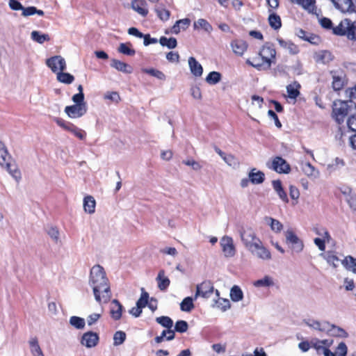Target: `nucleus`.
<instances>
[{
	"label": "nucleus",
	"mask_w": 356,
	"mask_h": 356,
	"mask_svg": "<svg viewBox=\"0 0 356 356\" xmlns=\"http://www.w3.org/2000/svg\"><path fill=\"white\" fill-rule=\"evenodd\" d=\"M89 284L92 288L95 300L101 304L108 303L111 298L109 281L104 269L100 265L94 266L90 273Z\"/></svg>",
	"instance_id": "nucleus-1"
},
{
	"label": "nucleus",
	"mask_w": 356,
	"mask_h": 356,
	"mask_svg": "<svg viewBox=\"0 0 356 356\" xmlns=\"http://www.w3.org/2000/svg\"><path fill=\"white\" fill-rule=\"evenodd\" d=\"M0 165L4 168L16 179L21 178L20 170L13 160L6 145L0 140Z\"/></svg>",
	"instance_id": "nucleus-2"
},
{
	"label": "nucleus",
	"mask_w": 356,
	"mask_h": 356,
	"mask_svg": "<svg viewBox=\"0 0 356 356\" xmlns=\"http://www.w3.org/2000/svg\"><path fill=\"white\" fill-rule=\"evenodd\" d=\"M351 111L352 106L349 102L335 99L332 104L331 117L338 124H342Z\"/></svg>",
	"instance_id": "nucleus-3"
},
{
	"label": "nucleus",
	"mask_w": 356,
	"mask_h": 356,
	"mask_svg": "<svg viewBox=\"0 0 356 356\" xmlns=\"http://www.w3.org/2000/svg\"><path fill=\"white\" fill-rule=\"evenodd\" d=\"M333 33L337 35H346L349 40H356V21L349 19H343L333 29Z\"/></svg>",
	"instance_id": "nucleus-4"
},
{
	"label": "nucleus",
	"mask_w": 356,
	"mask_h": 356,
	"mask_svg": "<svg viewBox=\"0 0 356 356\" xmlns=\"http://www.w3.org/2000/svg\"><path fill=\"white\" fill-rule=\"evenodd\" d=\"M54 120L60 127L63 128L65 131L71 132L72 134H73L76 137H77L80 140L85 139V138L86 136V131L79 129L76 125H74L73 123L70 122H66L63 119L60 118H55L54 119Z\"/></svg>",
	"instance_id": "nucleus-5"
},
{
	"label": "nucleus",
	"mask_w": 356,
	"mask_h": 356,
	"mask_svg": "<svg viewBox=\"0 0 356 356\" xmlns=\"http://www.w3.org/2000/svg\"><path fill=\"white\" fill-rule=\"evenodd\" d=\"M260 55L263 56L264 63H261L262 65L268 64L269 67H271L272 64H275L276 62V50L273 44L270 42H266L260 48Z\"/></svg>",
	"instance_id": "nucleus-6"
},
{
	"label": "nucleus",
	"mask_w": 356,
	"mask_h": 356,
	"mask_svg": "<svg viewBox=\"0 0 356 356\" xmlns=\"http://www.w3.org/2000/svg\"><path fill=\"white\" fill-rule=\"evenodd\" d=\"M241 238L248 250L254 246V244H257L261 241L260 238L257 236L255 232L252 228L243 229L241 232Z\"/></svg>",
	"instance_id": "nucleus-7"
},
{
	"label": "nucleus",
	"mask_w": 356,
	"mask_h": 356,
	"mask_svg": "<svg viewBox=\"0 0 356 356\" xmlns=\"http://www.w3.org/2000/svg\"><path fill=\"white\" fill-rule=\"evenodd\" d=\"M285 236L286 243L290 245V248L293 252H300L303 250V242L293 230L288 229L285 233Z\"/></svg>",
	"instance_id": "nucleus-8"
},
{
	"label": "nucleus",
	"mask_w": 356,
	"mask_h": 356,
	"mask_svg": "<svg viewBox=\"0 0 356 356\" xmlns=\"http://www.w3.org/2000/svg\"><path fill=\"white\" fill-rule=\"evenodd\" d=\"M46 64L54 73L64 71L66 69L65 60L60 56H54L47 59Z\"/></svg>",
	"instance_id": "nucleus-9"
},
{
	"label": "nucleus",
	"mask_w": 356,
	"mask_h": 356,
	"mask_svg": "<svg viewBox=\"0 0 356 356\" xmlns=\"http://www.w3.org/2000/svg\"><path fill=\"white\" fill-rule=\"evenodd\" d=\"M262 62L265 63L263 56L260 55V49L258 51H256L252 56H250L245 61L247 65L253 67L257 70H269L270 67L268 65H262L261 64Z\"/></svg>",
	"instance_id": "nucleus-10"
},
{
	"label": "nucleus",
	"mask_w": 356,
	"mask_h": 356,
	"mask_svg": "<svg viewBox=\"0 0 356 356\" xmlns=\"http://www.w3.org/2000/svg\"><path fill=\"white\" fill-rule=\"evenodd\" d=\"M254 245V246L248 250L252 255L262 260H270L271 259L270 250L264 245L261 241Z\"/></svg>",
	"instance_id": "nucleus-11"
},
{
	"label": "nucleus",
	"mask_w": 356,
	"mask_h": 356,
	"mask_svg": "<svg viewBox=\"0 0 356 356\" xmlns=\"http://www.w3.org/2000/svg\"><path fill=\"white\" fill-rule=\"evenodd\" d=\"M332 76V87L334 91L341 90L347 83L346 76L343 71H331Z\"/></svg>",
	"instance_id": "nucleus-12"
},
{
	"label": "nucleus",
	"mask_w": 356,
	"mask_h": 356,
	"mask_svg": "<svg viewBox=\"0 0 356 356\" xmlns=\"http://www.w3.org/2000/svg\"><path fill=\"white\" fill-rule=\"evenodd\" d=\"M213 286L211 281L205 280L201 284H197L195 298L201 296L204 298H209L213 292Z\"/></svg>",
	"instance_id": "nucleus-13"
},
{
	"label": "nucleus",
	"mask_w": 356,
	"mask_h": 356,
	"mask_svg": "<svg viewBox=\"0 0 356 356\" xmlns=\"http://www.w3.org/2000/svg\"><path fill=\"white\" fill-rule=\"evenodd\" d=\"M271 168L280 174H288L291 172L290 165L281 156H275L273 159Z\"/></svg>",
	"instance_id": "nucleus-14"
},
{
	"label": "nucleus",
	"mask_w": 356,
	"mask_h": 356,
	"mask_svg": "<svg viewBox=\"0 0 356 356\" xmlns=\"http://www.w3.org/2000/svg\"><path fill=\"white\" fill-rule=\"evenodd\" d=\"M86 111V104H74L65 108V112L71 118H80L85 115Z\"/></svg>",
	"instance_id": "nucleus-15"
},
{
	"label": "nucleus",
	"mask_w": 356,
	"mask_h": 356,
	"mask_svg": "<svg viewBox=\"0 0 356 356\" xmlns=\"http://www.w3.org/2000/svg\"><path fill=\"white\" fill-rule=\"evenodd\" d=\"M99 340V337L97 333L89 331L83 334L81 343L87 348H93L97 345Z\"/></svg>",
	"instance_id": "nucleus-16"
},
{
	"label": "nucleus",
	"mask_w": 356,
	"mask_h": 356,
	"mask_svg": "<svg viewBox=\"0 0 356 356\" xmlns=\"http://www.w3.org/2000/svg\"><path fill=\"white\" fill-rule=\"evenodd\" d=\"M220 245L225 257H233L236 253V249L234 245L232 238L224 236L220 241Z\"/></svg>",
	"instance_id": "nucleus-17"
},
{
	"label": "nucleus",
	"mask_w": 356,
	"mask_h": 356,
	"mask_svg": "<svg viewBox=\"0 0 356 356\" xmlns=\"http://www.w3.org/2000/svg\"><path fill=\"white\" fill-rule=\"evenodd\" d=\"M234 54L238 56H243L248 48V44L242 39H234L230 43Z\"/></svg>",
	"instance_id": "nucleus-18"
},
{
	"label": "nucleus",
	"mask_w": 356,
	"mask_h": 356,
	"mask_svg": "<svg viewBox=\"0 0 356 356\" xmlns=\"http://www.w3.org/2000/svg\"><path fill=\"white\" fill-rule=\"evenodd\" d=\"M273 188L276 193L278 195L280 200L284 203H289V197L286 192L282 186V181L280 179L274 180L272 182Z\"/></svg>",
	"instance_id": "nucleus-19"
},
{
	"label": "nucleus",
	"mask_w": 356,
	"mask_h": 356,
	"mask_svg": "<svg viewBox=\"0 0 356 356\" xmlns=\"http://www.w3.org/2000/svg\"><path fill=\"white\" fill-rule=\"evenodd\" d=\"M334 6L342 12H346L353 9L354 10L355 3L352 0H331Z\"/></svg>",
	"instance_id": "nucleus-20"
},
{
	"label": "nucleus",
	"mask_w": 356,
	"mask_h": 356,
	"mask_svg": "<svg viewBox=\"0 0 356 356\" xmlns=\"http://www.w3.org/2000/svg\"><path fill=\"white\" fill-rule=\"evenodd\" d=\"M131 7L136 12L143 17H146L148 14L147 2L145 0H133L131 2Z\"/></svg>",
	"instance_id": "nucleus-21"
},
{
	"label": "nucleus",
	"mask_w": 356,
	"mask_h": 356,
	"mask_svg": "<svg viewBox=\"0 0 356 356\" xmlns=\"http://www.w3.org/2000/svg\"><path fill=\"white\" fill-rule=\"evenodd\" d=\"M300 88L301 85L296 81H294L293 83L289 84L286 86V92L289 98L291 99H296L300 95Z\"/></svg>",
	"instance_id": "nucleus-22"
},
{
	"label": "nucleus",
	"mask_w": 356,
	"mask_h": 356,
	"mask_svg": "<svg viewBox=\"0 0 356 356\" xmlns=\"http://www.w3.org/2000/svg\"><path fill=\"white\" fill-rule=\"evenodd\" d=\"M188 65L191 73L195 76H201L203 73V67L201 64L194 58H188Z\"/></svg>",
	"instance_id": "nucleus-23"
},
{
	"label": "nucleus",
	"mask_w": 356,
	"mask_h": 356,
	"mask_svg": "<svg viewBox=\"0 0 356 356\" xmlns=\"http://www.w3.org/2000/svg\"><path fill=\"white\" fill-rule=\"evenodd\" d=\"M111 66L120 72L127 74H131L133 71V68L131 65L117 59H113L111 60Z\"/></svg>",
	"instance_id": "nucleus-24"
},
{
	"label": "nucleus",
	"mask_w": 356,
	"mask_h": 356,
	"mask_svg": "<svg viewBox=\"0 0 356 356\" xmlns=\"http://www.w3.org/2000/svg\"><path fill=\"white\" fill-rule=\"evenodd\" d=\"M279 45L289 51L291 54L296 55L299 53V47L291 41H286L282 38L277 39Z\"/></svg>",
	"instance_id": "nucleus-25"
},
{
	"label": "nucleus",
	"mask_w": 356,
	"mask_h": 356,
	"mask_svg": "<svg viewBox=\"0 0 356 356\" xmlns=\"http://www.w3.org/2000/svg\"><path fill=\"white\" fill-rule=\"evenodd\" d=\"M156 280L158 282V287L161 291H165L170 284V281L168 277L165 276V270H159Z\"/></svg>",
	"instance_id": "nucleus-26"
},
{
	"label": "nucleus",
	"mask_w": 356,
	"mask_h": 356,
	"mask_svg": "<svg viewBox=\"0 0 356 356\" xmlns=\"http://www.w3.org/2000/svg\"><path fill=\"white\" fill-rule=\"evenodd\" d=\"M96 202L91 195H87L83 199V209L86 213L92 214L95 211Z\"/></svg>",
	"instance_id": "nucleus-27"
},
{
	"label": "nucleus",
	"mask_w": 356,
	"mask_h": 356,
	"mask_svg": "<svg viewBox=\"0 0 356 356\" xmlns=\"http://www.w3.org/2000/svg\"><path fill=\"white\" fill-rule=\"evenodd\" d=\"M255 168H253L248 175L250 181L254 184H259L264 182L265 179V175L261 171L254 172Z\"/></svg>",
	"instance_id": "nucleus-28"
},
{
	"label": "nucleus",
	"mask_w": 356,
	"mask_h": 356,
	"mask_svg": "<svg viewBox=\"0 0 356 356\" xmlns=\"http://www.w3.org/2000/svg\"><path fill=\"white\" fill-rule=\"evenodd\" d=\"M333 56L330 51L327 50L321 51L316 54V62L323 64L328 63L332 60Z\"/></svg>",
	"instance_id": "nucleus-29"
},
{
	"label": "nucleus",
	"mask_w": 356,
	"mask_h": 356,
	"mask_svg": "<svg viewBox=\"0 0 356 356\" xmlns=\"http://www.w3.org/2000/svg\"><path fill=\"white\" fill-rule=\"evenodd\" d=\"M296 2L309 13L316 11V0H296Z\"/></svg>",
	"instance_id": "nucleus-30"
},
{
	"label": "nucleus",
	"mask_w": 356,
	"mask_h": 356,
	"mask_svg": "<svg viewBox=\"0 0 356 356\" xmlns=\"http://www.w3.org/2000/svg\"><path fill=\"white\" fill-rule=\"evenodd\" d=\"M270 13V14L269 15L268 19L269 25L275 30L280 29L282 26V21L280 17L274 12H271Z\"/></svg>",
	"instance_id": "nucleus-31"
},
{
	"label": "nucleus",
	"mask_w": 356,
	"mask_h": 356,
	"mask_svg": "<svg viewBox=\"0 0 356 356\" xmlns=\"http://www.w3.org/2000/svg\"><path fill=\"white\" fill-rule=\"evenodd\" d=\"M112 303L113 305H115L116 309L115 308H113L111 309V317L117 321V320H119L122 317V305L120 304V302L116 300V299H114L113 301H112Z\"/></svg>",
	"instance_id": "nucleus-32"
},
{
	"label": "nucleus",
	"mask_w": 356,
	"mask_h": 356,
	"mask_svg": "<svg viewBox=\"0 0 356 356\" xmlns=\"http://www.w3.org/2000/svg\"><path fill=\"white\" fill-rule=\"evenodd\" d=\"M325 324L327 325V330L332 332V334L342 338L348 337V333L343 328L331 325L328 322Z\"/></svg>",
	"instance_id": "nucleus-33"
},
{
	"label": "nucleus",
	"mask_w": 356,
	"mask_h": 356,
	"mask_svg": "<svg viewBox=\"0 0 356 356\" xmlns=\"http://www.w3.org/2000/svg\"><path fill=\"white\" fill-rule=\"evenodd\" d=\"M341 264L346 268L350 270L353 273L356 274V258L352 256H347L341 261Z\"/></svg>",
	"instance_id": "nucleus-34"
},
{
	"label": "nucleus",
	"mask_w": 356,
	"mask_h": 356,
	"mask_svg": "<svg viewBox=\"0 0 356 356\" xmlns=\"http://www.w3.org/2000/svg\"><path fill=\"white\" fill-rule=\"evenodd\" d=\"M31 35L32 40L39 44H42L44 42H49L50 40V37L48 34L42 33L38 31H32Z\"/></svg>",
	"instance_id": "nucleus-35"
},
{
	"label": "nucleus",
	"mask_w": 356,
	"mask_h": 356,
	"mask_svg": "<svg viewBox=\"0 0 356 356\" xmlns=\"http://www.w3.org/2000/svg\"><path fill=\"white\" fill-rule=\"evenodd\" d=\"M193 26L195 29H202L208 33H211L213 30L212 26L204 19H199L197 22H195Z\"/></svg>",
	"instance_id": "nucleus-36"
},
{
	"label": "nucleus",
	"mask_w": 356,
	"mask_h": 356,
	"mask_svg": "<svg viewBox=\"0 0 356 356\" xmlns=\"http://www.w3.org/2000/svg\"><path fill=\"white\" fill-rule=\"evenodd\" d=\"M31 352L33 356H44L39 346L38 339L36 337L32 338L30 341Z\"/></svg>",
	"instance_id": "nucleus-37"
},
{
	"label": "nucleus",
	"mask_w": 356,
	"mask_h": 356,
	"mask_svg": "<svg viewBox=\"0 0 356 356\" xmlns=\"http://www.w3.org/2000/svg\"><path fill=\"white\" fill-rule=\"evenodd\" d=\"M57 74V80L65 84H70L74 80V76L70 73L60 71Z\"/></svg>",
	"instance_id": "nucleus-38"
},
{
	"label": "nucleus",
	"mask_w": 356,
	"mask_h": 356,
	"mask_svg": "<svg viewBox=\"0 0 356 356\" xmlns=\"http://www.w3.org/2000/svg\"><path fill=\"white\" fill-rule=\"evenodd\" d=\"M230 298L234 302H238L243 298L242 290L238 286L234 285L230 291Z\"/></svg>",
	"instance_id": "nucleus-39"
},
{
	"label": "nucleus",
	"mask_w": 356,
	"mask_h": 356,
	"mask_svg": "<svg viewBox=\"0 0 356 356\" xmlns=\"http://www.w3.org/2000/svg\"><path fill=\"white\" fill-rule=\"evenodd\" d=\"M222 75L220 72L213 71L209 73L205 80L210 85H215L221 80Z\"/></svg>",
	"instance_id": "nucleus-40"
},
{
	"label": "nucleus",
	"mask_w": 356,
	"mask_h": 356,
	"mask_svg": "<svg viewBox=\"0 0 356 356\" xmlns=\"http://www.w3.org/2000/svg\"><path fill=\"white\" fill-rule=\"evenodd\" d=\"M131 43H121L119 46L118 51L120 53L127 56H134L136 54V51L131 49Z\"/></svg>",
	"instance_id": "nucleus-41"
},
{
	"label": "nucleus",
	"mask_w": 356,
	"mask_h": 356,
	"mask_svg": "<svg viewBox=\"0 0 356 356\" xmlns=\"http://www.w3.org/2000/svg\"><path fill=\"white\" fill-rule=\"evenodd\" d=\"M143 72L149 74L152 76L157 78L159 80H165L166 76L164 73L159 70L154 68H144L142 69Z\"/></svg>",
	"instance_id": "nucleus-42"
},
{
	"label": "nucleus",
	"mask_w": 356,
	"mask_h": 356,
	"mask_svg": "<svg viewBox=\"0 0 356 356\" xmlns=\"http://www.w3.org/2000/svg\"><path fill=\"white\" fill-rule=\"evenodd\" d=\"M273 284L274 282L273 279L268 275H266L264 278L258 280L254 282V286L256 287H268Z\"/></svg>",
	"instance_id": "nucleus-43"
},
{
	"label": "nucleus",
	"mask_w": 356,
	"mask_h": 356,
	"mask_svg": "<svg viewBox=\"0 0 356 356\" xmlns=\"http://www.w3.org/2000/svg\"><path fill=\"white\" fill-rule=\"evenodd\" d=\"M159 42L162 46H166L169 49H174L177 45V40L175 38H167L162 36L160 38Z\"/></svg>",
	"instance_id": "nucleus-44"
},
{
	"label": "nucleus",
	"mask_w": 356,
	"mask_h": 356,
	"mask_svg": "<svg viewBox=\"0 0 356 356\" xmlns=\"http://www.w3.org/2000/svg\"><path fill=\"white\" fill-rule=\"evenodd\" d=\"M155 12L158 17L163 22H165L170 19V10L165 9L164 7H159L156 8Z\"/></svg>",
	"instance_id": "nucleus-45"
},
{
	"label": "nucleus",
	"mask_w": 356,
	"mask_h": 356,
	"mask_svg": "<svg viewBox=\"0 0 356 356\" xmlns=\"http://www.w3.org/2000/svg\"><path fill=\"white\" fill-rule=\"evenodd\" d=\"M180 308L184 312H191L194 308L192 298H185L180 304Z\"/></svg>",
	"instance_id": "nucleus-46"
},
{
	"label": "nucleus",
	"mask_w": 356,
	"mask_h": 356,
	"mask_svg": "<svg viewBox=\"0 0 356 356\" xmlns=\"http://www.w3.org/2000/svg\"><path fill=\"white\" fill-rule=\"evenodd\" d=\"M70 323L76 329L81 330L85 327V321L83 318L79 316H72L70 318Z\"/></svg>",
	"instance_id": "nucleus-47"
},
{
	"label": "nucleus",
	"mask_w": 356,
	"mask_h": 356,
	"mask_svg": "<svg viewBox=\"0 0 356 356\" xmlns=\"http://www.w3.org/2000/svg\"><path fill=\"white\" fill-rule=\"evenodd\" d=\"M156 321L160 325H161L163 327H166L167 329H170L173 326V321L168 316H162L160 317H157L156 318Z\"/></svg>",
	"instance_id": "nucleus-48"
},
{
	"label": "nucleus",
	"mask_w": 356,
	"mask_h": 356,
	"mask_svg": "<svg viewBox=\"0 0 356 356\" xmlns=\"http://www.w3.org/2000/svg\"><path fill=\"white\" fill-rule=\"evenodd\" d=\"M126 333L123 331H117L113 335V345L115 346L122 344L126 339Z\"/></svg>",
	"instance_id": "nucleus-49"
},
{
	"label": "nucleus",
	"mask_w": 356,
	"mask_h": 356,
	"mask_svg": "<svg viewBox=\"0 0 356 356\" xmlns=\"http://www.w3.org/2000/svg\"><path fill=\"white\" fill-rule=\"evenodd\" d=\"M313 231L316 234L326 238L327 243L332 239L329 232L325 227H315L313 228Z\"/></svg>",
	"instance_id": "nucleus-50"
},
{
	"label": "nucleus",
	"mask_w": 356,
	"mask_h": 356,
	"mask_svg": "<svg viewBox=\"0 0 356 356\" xmlns=\"http://www.w3.org/2000/svg\"><path fill=\"white\" fill-rule=\"evenodd\" d=\"M289 195L293 200L292 204H297L300 197V191L298 188L293 185H291L289 186Z\"/></svg>",
	"instance_id": "nucleus-51"
},
{
	"label": "nucleus",
	"mask_w": 356,
	"mask_h": 356,
	"mask_svg": "<svg viewBox=\"0 0 356 356\" xmlns=\"http://www.w3.org/2000/svg\"><path fill=\"white\" fill-rule=\"evenodd\" d=\"M323 346H329L328 341L327 339L325 340H318L314 339L311 341V347L315 348L316 350H320L321 349H323Z\"/></svg>",
	"instance_id": "nucleus-52"
},
{
	"label": "nucleus",
	"mask_w": 356,
	"mask_h": 356,
	"mask_svg": "<svg viewBox=\"0 0 356 356\" xmlns=\"http://www.w3.org/2000/svg\"><path fill=\"white\" fill-rule=\"evenodd\" d=\"M188 328V325L187 322L183 320L177 321L175 325V330L180 333L186 332Z\"/></svg>",
	"instance_id": "nucleus-53"
},
{
	"label": "nucleus",
	"mask_w": 356,
	"mask_h": 356,
	"mask_svg": "<svg viewBox=\"0 0 356 356\" xmlns=\"http://www.w3.org/2000/svg\"><path fill=\"white\" fill-rule=\"evenodd\" d=\"M216 305L218 309H221L223 312L229 309L231 306L229 300L224 298H218V300H216Z\"/></svg>",
	"instance_id": "nucleus-54"
},
{
	"label": "nucleus",
	"mask_w": 356,
	"mask_h": 356,
	"mask_svg": "<svg viewBox=\"0 0 356 356\" xmlns=\"http://www.w3.org/2000/svg\"><path fill=\"white\" fill-rule=\"evenodd\" d=\"M149 294L146 291H143L140 298L136 302V305L142 309L145 307L148 302Z\"/></svg>",
	"instance_id": "nucleus-55"
},
{
	"label": "nucleus",
	"mask_w": 356,
	"mask_h": 356,
	"mask_svg": "<svg viewBox=\"0 0 356 356\" xmlns=\"http://www.w3.org/2000/svg\"><path fill=\"white\" fill-rule=\"evenodd\" d=\"M347 125L350 131L356 132V113L350 114L348 117Z\"/></svg>",
	"instance_id": "nucleus-56"
},
{
	"label": "nucleus",
	"mask_w": 356,
	"mask_h": 356,
	"mask_svg": "<svg viewBox=\"0 0 356 356\" xmlns=\"http://www.w3.org/2000/svg\"><path fill=\"white\" fill-rule=\"evenodd\" d=\"M269 220H270V227L272 230L280 232L283 229L282 224L277 220H275L273 218H270Z\"/></svg>",
	"instance_id": "nucleus-57"
},
{
	"label": "nucleus",
	"mask_w": 356,
	"mask_h": 356,
	"mask_svg": "<svg viewBox=\"0 0 356 356\" xmlns=\"http://www.w3.org/2000/svg\"><path fill=\"white\" fill-rule=\"evenodd\" d=\"M314 242L320 250L324 251L325 250V242H327L326 238H315Z\"/></svg>",
	"instance_id": "nucleus-58"
},
{
	"label": "nucleus",
	"mask_w": 356,
	"mask_h": 356,
	"mask_svg": "<svg viewBox=\"0 0 356 356\" xmlns=\"http://www.w3.org/2000/svg\"><path fill=\"white\" fill-rule=\"evenodd\" d=\"M72 101L75 103V104H86V103L84 102L83 93H77L73 95Z\"/></svg>",
	"instance_id": "nucleus-59"
},
{
	"label": "nucleus",
	"mask_w": 356,
	"mask_h": 356,
	"mask_svg": "<svg viewBox=\"0 0 356 356\" xmlns=\"http://www.w3.org/2000/svg\"><path fill=\"white\" fill-rule=\"evenodd\" d=\"M224 161L229 165H236L238 163L236 158L232 154H227L224 158Z\"/></svg>",
	"instance_id": "nucleus-60"
},
{
	"label": "nucleus",
	"mask_w": 356,
	"mask_h": 356,
	"mask_svg": "<svg viewBox=\"0 0 356 356\" xmlns=\"http://www.w3.org/2000/svg\"><path fill=\"white\" fill-rule=\"evenodd\" d=\"M166 58L168 61L174 63H178L179 60V55L177 52L170 51L167 54Z\"/></svg>",
	"instance_id": "nucleus-61"
},
{
	"label": "nucleus",
	"mask_w": 356,
	"mask_h": 356,
	"mask_svg": "<svg viewBox=\"0 0 356 356\" xmlns=\"http://www.w3.org/2000/svg\"><path fill=\"white\" fill-rule=\"evenodd\" d=\"M9 6L13 10H22L23 9L22 3L17 0H9Z\"/></svg>",
	"instance_id": "nucleus-62"
},
{
	"label": "nucleus",
	"mask_w": 356,
	"mask_h": 356,
	"mask_svg": "<svg viewBox=\"0 0 356 356\" xmlns=\"http://www.w3.org/2000/svg\"><path fill=\"white\" fill-rule=\"evenodd\" d=\"M101 317V314H92L88 317V325H92L95 323Z\"/></svg>",
	"instance_id": "nucleus-63"
},
{
	"label": "nucleus",
	"mask_w": 356,
	"mask_h": 356,
	"mask_svg": "<svg viewBox=\"0 0 356 356\" xmlns=\"http://www.w3.org/2000/svg\"><path fill=\"white\" fill-rule=\"evenodd\" d=\"M339 260V259L338 257L333 252L327 253V261L329 264H332L334 267H336L335 262L338 261Z\"/></svg>",
	"instance_id": "nucleus-64"
}]
</instances>
